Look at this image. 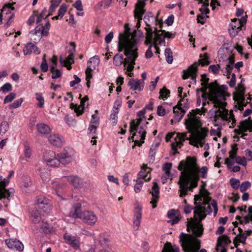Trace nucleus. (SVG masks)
<instances>
[{
  "label": "nucleus",
  "mask_w": 252,
  "mask_h": 252,
  "mask_svg": "<svg viewBox=\"0 0 252 252\" xmlns=\"http://www.w3.org/2000/svg\"><path fill=\"white\" fill-rule=\"evenodd\" d=\"M205 111L202 107L201 109L192 110L188 114V118L185 120V125L188 132L177 133L175 141L171 144L173 155L178 153L177 148H180L186 140H189V144L193 146L203 147L209 130L206 127H201L202 124L198 115L204 114Z\"/></svg>",
  "instance_id": "f257e3e1"
},
{
  "label": "nucleus",
  "mask_w": 252,
  "mask_h": 252,
  "mask_svg": "<svg viewBox=\"0 0 252 252\" xmlns=\"http://www.w3.org/2000/svg\"><path fill=\"white\" fill-rule=\"evenodd\" d=\"M178 169L181 171L179 184L180 185V196L183 197L187 192L191 190L198 186L200 177L206 178L208 168L203 166L199 169L195 157H187L186 159L180 161Z\"/></svg>",
  "instance_id": "f03ea898"
},
{
  "label": "nucleus",
  "mask_w": 252,
  "mask_h": 252,
  "mask_svg": "<svg viewBox=\"0 0 252 252\" xmlns=\"http://www.w3.org/2000/svg\"><path fill=\"white\" fill-rule=\"evenodd\" d=\"M127 25H125V32L120 34L118 43V51L121 52L124 51L126 57L124 59L122 54H117L113 58V63L116 66H121L124 64V66L127 64V71L130 72L134 68L135 61L138 56V53L137 42L135 38L136 31L130 33L128 31L129 29H126Z\"/></svg>",
  "instance_id": "7ed1b4c3"
},
{
  "label": "nucleus",
  "mask_w": 252,
  "mask_h": 252,
  "mask_svg": "<svg viewBox=\"0 0 252 252\" xmlns=\"http://www.w3.org/2000/svg\"><path fill=\"white\" fill-rule=\"evenodd\" d=\"M210 89L209 94L206 93H202L201 97L204 100H206L207 96L210 101H213L214 106L219 108L214 111L213 117L215 123L220 118L222 121L230 123L229 127L232 128L236 125V119L232 110L228 111L225 108L226 105L225 101V92L218 87L216 83H211L208 86Z\"/></svg>",
  "instance_id": "20e7f679"
},
{
  "label": "nucleus",
  "mask_w": 252,
  "mask_h": 252,
  "mask_svg": "<svg viewBox=\"0 0 252 252\" xmlns=\"http://www.w3.org/2000/svg\"><path fill=\"white\" fill-rule=\"evenodd\" d=\"M209 192L206 189L200 192V195L194 196V217L187 222L188 229H191L193 233L198 237H201L203 234V227L201 221L212 210L209 202L211 198L209 196Z\"/></svg>",
  "instance_id": "39448f33"
},
{
  "label": "nucleus",
  "mask_w": 252,
  "mask_h": 252,
  "mask_svg": "<svg viewBox=\"0 0 252 252\" xmlns=\"http://www.w3.org/2000/svg\"><path fill=\"white\" fill-rule=\"evenodd\" d=\"M190 230H191L192 235L182 233L180 236V241L183 250L187 252H207L204 249L198 251L201 247L200 241L196 239L198 237L193 233L191 229H187L188 231Z\"/></svg>",
  "instance_id": "423d86ee"
},
{
  "label": "nucleus",
  "mask_w": 252,
  "mask_h": 252,
  "mask_svg": "<svg viewBox=\"0 0 252 252\" xmlns=\"http://www.w3.org/2000/svg\"><path fill=\"white\" fill-rule=\"evenodd\" d=\"M81 204L77 203L73 206L74 211L70 212L69 215L74 219L80 218L82 221L90 225H94L97 220L96 214L92 211H84L80 213Z\"/></svg>",
  "instance_id": "0eeeda50"
},
{
  "label": "nucleus",
  "mask_w": 252,
  "mask_h": 252,
  "mask_svg": "<svg viewBox=\"0 0 252 252\" xmlns=\"http://www.w3.org/2000/svg\"><path fill=\"white\" fill-rule=\"evenodd\" d=\"M141 119L139 118L132 120L130 124V132L132 133L133 136H139L140 138V143L138 140H135V143L138 145L144 142V139L146 136V131L145 126H140Z\"/></svg>",
  "instance_id": "6e6552de"
},
{
  "label": "nucleus",
  "mask_w": 252,
  "mask_h": 252,
  "mask_svg": "<svg viewBox=\"0 0 252 252\" xmlns=\"http://www.w3.org/2000/svg\"><path fill=\"white\" fill-rule=\"evenodd\" d=\"M50 28V24L47 20L45 26L42 25H38L34 30L30 32L31 40L33 41H39L42 36H47Z\"/></svg>",
  "instance_id": "1a4fd4ad"
},
{
  "label": "nucleus",
  "mask_w": 252,
  "mask_h": 252,
  "mask_svg": "<svg viewBox=\"0 0 252 252\" xmlns=\"http://www.w3.org/2000/svg\"><path fill=\"white\" fill-rule=\"evenodd\" d=\"M43 159L47 165L51 167H58L61 164L59 154L56 155L53 151H46Z\"/></svg>",
  "instance_id": "9d476101"
},
{
  "label": "nucleus",
  "mask_w": 252,
  "mask_h": 252,
  "mask_svg": "<svg viewBox=\"0 0 252 252\" xmlns=\"http://www.w3.org/2000/svg\"><path fill=\"white\" fill-rule=\"evenodd\" d=\"M145 23H146L147 27L145 28L146 31V40L145 44L147 45L150 44L149 47L146 52L145 57L147 58H150L153 55L151 49L152 47L153 46V44L152 43L153 33L152 30L150 27V25L148 23L147 21H145Z\"/></svg>",
  "instance_id": "9b49d317"
},
{
  "label": "nucleus",
  "mask_w": 252,
  "mask_h": 252,
  "mask_svg": "<svg viewBox=\"0 0 252 252\" xmlns=\"http://www.w3.org/2000/svg\"><path fill=\"white\" fill-rule=\"evenodd\" d=\"M238 127V128L234 130V132L238 135L242 134L241 137H244L247 135L244 134V132L247 131H252V120L249 119L243 120L240 123Z\"/></svg>",
  "instance_id": "f8f14e48"
},
{
  "label": "nucleus",
  "mask_w": 252,
  "mask_h": 252,
  "mask_svg": "<svg viewBox=\"0 0 252 252\" xmlns=\"http://www.w3.org/2000/svg\"><path fill=\"white\" fill-rule=\"evenodd\" d=\"M35 208L43 215L48 213L51 210V205L49 201L44 198H40L37 200Z\"/></svg>",
  "instance_id": "ddd939ff"
},
{
  "label": "nucleus",
  "mask_w": 252,
  "mask_h": 252,
  "mask_svg": "<svg viewBox=\"0 0 252 252\" xmlns=\"http://www.w3.org/2000/svg\"><path fill=\"white\" fill-rule=\"evenodd\" d=\"M199 63L195 62L189 66L187 70H184L182 76L183 79L185 80L190 77L192 81H193L194 83H196L197 67Z\"/></svg>",
  "instance_id": "4468645a"
},
{
  "label": "nucleus",
  "mask_w": 252,
  "mask_h": 252,
  "mask_svg": "<svg viewBox=\"0 0 252 252\" xmlns=\"http://www.w3.org/2000/svg\"><path fill=\"white\" fill-rule=\"evenodd\" d=\"M231 243V240L225 235L219 237L216 246V252H226L225 247Z\"/></svg>",
  "instance_id": "2eb2a0df"
},
{
  "label": "nucleus",
  "mask_w": 252,
  "mask_h": 252,
  "mask_svg": "<svg viewBox=\"0 0 252 252\" xmlns=\"http://www.w3.org/2000/svg\"><path fill=\"white\" fill-rule=\"evenodd\" d=\"M63 238L65 242L73 249H77L80 247V242L79 237L65 233L63 236Z\"/></svg>",
  "instance_id": "dca6fc26"
},
{
  "label": "nucleus",
  "mask_w": 252,
  "mask_h": 252,
  "mask_svg": "<svg viewBox=\"0 0 252 252\" xmlns=\"http://www.w3.org/2000/svg\"><path fill=\"white\" fill-rule=\"evenodd\" d=\"M8 183L9 181H6L5 179L2 180V177L0 176V200L6 198L8 201H9L10 192L5 188Z\"/></svg>",
  "instance_id": "f3484780"
},
{
  "label": "nucleus",
  "mask_w": 252,
  "mask_h": 252,
  "mask_svg": "<svg viewBox=\"0 0 252 252\" xmlns=\"http://www.w3.org/2000/svg\"><path fill=\"white\" fill-rule=\"evenodd\" d=\"M5 242L6 245L9 249L18 251H22L24 250V245L18 240L9 239L5 240Z\"/></svg>",
  "instance_id": "a211bd4d"
},
{
  "label": "nucleus",
  "mask_w": 252,
  "mask_h": 252,
  "mask_svg": "<svg viewBox=\"0 0 252 252\" xmlns=\"http://www.w3.org/2000/svg\"><path fill=\"white\" fill-rule=\"evenodd\" d=\"M152 198L150 203L152 205L153 208L157 207V203L159 199V187L156 182L153 183V186L152 188V190L150 191Z\"/></svg>",
  "instance_id": "6ab92c4d"
},
{
  "label": "nucleus",
  "mask_w": 252,
  "mask_h": 252,
  "mask_svg": "<svg viewBox=\"0 0 252 252\" xmlns=\"http://www.w3.org/2000/svg\"><path fill=\"white\" fill-rule=\"evenodd\" d=\"M141 210L142 208L139 205H137L135 208L133 225V229L135 230H137L140 226L142 217Z\"/></svg>",
  "instance_id": "aec40b11"
},
{
  "label": "nucleus",
  "mask_w": 252,
  "mask_h": 252,
  "mask_svg": "<svg viewBox=\"0 0 252 252\" xmlns=\"http://www.w3.org/2000/svg\"><path fill=\"white\" fill-rule=\"evenodd\" d=\"M48 141L51 144L56 147H61L64 142V139L62 136L57 134H53L48 137Z\"/></svg>",
  "instance_id": "412c9836"
},
{
  "label": "nucleus",
  "mask_w": 252,
  "mask_h": 252,
  "mask_svg": "<svg viewBox=\"0 0 252 252\" xmlns=\"http://www.w3.org/2000/svg\"><path fill=\"white\" fill-rule=\"evenodd\" d=\"M110 241L108 237L103 234H99L94 240V247L96 245L102 248L107 247L109 245Z\"/></svg>",
  "instance_id": "4be33fe9"
},
{
  "label": "nucleus",
  "mask_w": 252,
  "mask_h": 252,
  "mask_svg": "<svg viewBox=\"0 0 252 252\" xmlns=\"http://www.w3.org/2000/svg\"><path fill=\"white\" fill-rule=\"evenodd\" d=\"M181 100L178 102L177 105L173 107V112L174 113V120L179 122L185 114V111L182 107Z\"/></svg>",
  "instance_id": "5701e85b"
},
{
  "label": "nucleus",
  "mask_w": 252,
  "mask_h": 252,
  "mask_svg": "<svg viewBox=\"0 0 252 252\" xmlns=\"http://www.w3.org/2000/svg\"><path fill=\"white\" fill-rule=\"evenodd\" d=\"M24 55H30L32 53L38 55L40 53L38 48L31 42L27 43L23 49Z\"/></svg>",
  "instance_id": "b1692460"
},
{
  "label": "nucleus",
  "mask_w": 252,
  "mask_h": 252,
  "mask_svg": "<svg viewBox=\"0 0 252 252\" xmlns=\"http://www.w3.org/2000/svg\"><path fill=\"white\" fill-rule=\"evenodd\" d=\"M128 85L130 87V89L133 91H141L144 87V81L132 79L129 81Z\"/></svg>",
  "instance_id": "393cba45"
},
{
  "label": "nucleus",
  "mask_w": 252,
  "mask_h": 252,
  "mask_svg": "<svg viewBox=\"0 0 252 252\" xmlns=\"http://www.w3.org/2000/svg\"><path fill=\"white\" fill-rule=\"evenodd\" d=\"M244 94L241 92H236L234 94V99L237 102L238 109L240 110H243V107L246 106Z\"/></svg>",
  "instance_id": "a878e982"
},
{
  "label": "nucleus",
  "mask_w": 252,
  "mask_h": 252,
  "mask_svg": "<svg viewBox=\"0 0 252 252\" xmlns=\"http://www.w3.org/2000/svg\"><path fill=\"white\" fill-rule=\"evenodd\" d=\"M150 172L151 169L147 165L144 164L138 174L139 179H143L145 181H149L151 179Z\"/></svg>",
  "instance_id": "bb28decb"
},
{
  "label": "nucleus",
  "mask_w": 252,
  "mask_h": 252,
  "mask_svg": "<svg viewBox=\"0 0 252 252\" xmlns=\"http://www.w3.org/2000/svg\"><path fill=\"white\" fill-rule=\"evenodd\" d=\"M60 163L66 164L70 162L73 160V156L69 152H63L59 154Z\"/></svg>",
  "instance_id": "cd10ccee"
},
{
  "label": "nucleus",
  "mask_w": 252,
  "mask_h": 252,
  "mask_svg": "<svg viewBox=\"0 0 252 252\" xmlns=\"http://www.w3.org/2000/svg\"><path fill=\"white\" fill-rule=\"evenodd\" d=\"M13 3H7L5 4L1 9V13L2 15H8L10 14V15H8L6 17V19L9 21L11 19L13 16L14 14L11 13V12L14 10V7L12 6Z\"/></svg>",
  "instance_id": "c85d7f7f"
},
{
  "label": "nucleus",
  "mask_w": 252,
  "mask_h": 252,
  "mask_svg": "<svg viewBox=\"0 0 252 252\" xmlns=\"http://www.w3.org/2000/svg\"><path fill=\"white\" fill-rule=\"evenodd\" d=\"M239 234L234 238L233 240V243L234 244V246L236 248H237L239 244L241 243L243 244H245L246 241V236H244V235H242V229L240 227H238Z\"/></svg>",
  "instance_id": "c756f323"
},
{
  "label": "nucleus",
  "mask_w": 252,
  "mask_h": 252,
  "mask_svg": "<svg viewBox=\"0 0 252 252\" xmlns=\"http://www.w3.org/2000/svg\"><path fill=\"white\" fill-rule=\"evenodd\" d=\"M43 216L44 215L43 214H41L40 212L36 208H34L30 213V219L34 223H39L41 220L42 216Z\"/></svg>",
  "instance_id": "7c9ffc66"
},
{
  "label": "nucleus",
  "mask_w": 252,
  "mask_h": 252,
  "mask_svg": "<svg viewBox=\"0 0 252 252\" xmlns=\"http://www.w3.org/2000/svg\"><path fill=\"white\" fill-rule=\"evenodd\" d=\"M163 32H156L154 34V36H153V42L152 43L153 44V46L155 47L156 49V53H159V48L158 47V44H161L162 43L161 38L162 37Z\"/></svg>",
  "instance_id": "2f4dec72"
},
{
  "label": "nucleus",
  "mask_w": 252,
  "mask_h": 252,
  "mask_svg": "<svg viewBox=\"0 0 252 252\" xmlns=\"http://www.w3.org/2000/svg\"><path fill=\"white\" fill-rule=\"evenodd\" d=\"M145 12V10H142L141 8H136V9L134 10V16L135 19L137 20V22L136 27L138 29L140 26V22L142 19L143 14Z\"/></svg>",
  "instance_id": "473e14b6"
},
{
  "label": "nucleus",
  "mask_w": 252,
  "mask_h": 252,
  "mask_svg": "<svg viewBox=\"0 0 252 252\" xmlns=\"http://www.w3.org/2000/svg\"><path fill=\"white\" fill-rule=\"evenodd\" d=\"M99 58L97 56L91 58L87 63V67L89 68L95 69L99 64Z\"/></svg>",
  "instance_id": "72a5a7b5"
},
{
  "label": "nucleus",
  "mask_w": 252,
  "mask_h": 252,
  "mask_svg": "<svg viewBox=\"0 0 252 252\" xmlns=\"http://www.w3.org/2000/svg\"><path fill=\"white\" fill-rule=\"evenodd\" d=\"M52 188L55 189L57 194L59 196H61V192L64 189V185L62 183H59L56 181H52L51 183Z\"/></svg>",
  "instance_id": "f704fd0d"
},
{
  "label": "nucleus",
  "mask_w": 252,
  "mask_h": 252,
  "mask_svg": "<svg viewBox=\"0 0 252 252\" xmlns=\"http://www.w3.org/2000/svg\"><path fill=\"white\" fill-rule=\"evenodd\" d=\"M68 181L75 188H80L82 185V180L78 177L69 176L68 177Z\"/></svg>",
  "instance_id": "c9c22d12"
},
{
  "label": "nucleus",
  "mask_w": 252,
  "mask_h": 252,
  "mask_svg": "<svg viewBox=\"0 0 252 252\" xmlns=\"http://www.w3.org/2000/svg\"><path fill=\"white\" fill-rule=\"evenodd\" d=\"M179 249L176 245H172L170 242H167L164 245L161 252H178Z\"/></svg>",
  "instance_id": "e433bc0d"
},
{
  "label": "nucleus",
  "mask_w": 252,
  "mask_h": 252,
  "mask_svg": "<svg viewBox=\"0 0 252 252\" xmlns=\"http://www.w3.org/2000/svg\"><path fill=\"white\" fill-rule=\"evenodd\" d=\"M36 127L38 131L42 134H48L51 131L50 127L48 125L43 123L37 124Z\"/></svg>",
  "instance_id": "4c0bfd02"
},
{
  "label": "nucleus",
  "mask_w": 252,
  "mask_h": 252,
  "mask_svg": "<svg viewBox=\"0 0 252 252\" xmlns=\"http://www.w3.org/2000/svg\"><path fill=\"white\" fill-rule=\"evenodd\" d=\"M62 0H51V5L49 8V13L47 15L45 19L52 14V13L55 10L56 8L61 3Z\"/></svg>",
  "instance_id": "58836bf2"
},
{
  "label": "nucleus",
  "mask_w": 252,
  "mask_h": 252,
  "mask_svg": "<svg viewBox=\"0 0 252 252\" xmlns=\"http://www.w3.org/2000/svg\"><path fill=\"white\" fill-rule=\"evenodd\" d=\"M161 32H163V34H162V37L161 38V39H162V42H164V38L165 37H167V38H173L175 37V34L170 32H165V31L164 30H161V31H158L157 28L155 29V31L154 32H153V33H154V34H155V33L156 32H159V33H161Z\"/></svg>",
  "instance_id": "ea45409f"
},
{
  "label": "nucleus",
  "mask_w": 252,
  "mask_h": 252,
  "mask_svg": "<svg viewBox=\"0 0 252 252\" xmlns=\"http://www.w3.org/2000/svg\"><path fill=\"white\" fill-rule=\"evenodd\" d=\"M70 107L74 109L77 116L81 115L83 113L84 106L82 104H81L80 105H77L76 104L71 103L70 105Z\"/></svg>",
  "instance_id": "a19ab883"
},
{
  "label": "nucleus",
  "mask_w": 252,
  "mask_h": 252,
  "mask_svg": "<svg viewBox=\"0 0 252 252\" xmlns=\"http://www.w3.org/2000/svg\"><path fill=\"white\" fill-rule=\"evenodd\" d=\"M118 113V108H116L115 107H114L112 112L110 115V120L112 121V123L114 125H116L117 122Z\"/></svg>",
  "instance_id": "79ce46f5"
},
{
  "label": "nucleus",
  "mask_w": 252,
  "mask_h": 252,
  "mask_svg": "<svg viewBox=\"0 0 252 252\" xmlns=\"http://www.w3.org/2000/svg\"><path fill=\"white\" fill-rule=\"evenodd\" d=\"M104 248V247L102 248L99 247L98 245H96L95 247L91 248H88L87 251L88 252H110L105 250Z\"/></svg>",
  "instance_id": "37998d69"
},
{
  "label": "nucleus",
  "mask_w": 252,
  "mask_h": 252,
  "mask_svg": "<svg viewBox=\"0 0 252 252\" xmlns=\"http://www.w3.org/2000/svg\"><path fill=\"white\" fill-rule=\"evenodd\" d=\"M165 56L166 60L168 63H171L173 62L172 52L170 48L165 50Z\"/></svg>",
  "instance_id": "c03bdc74"
},
{
  "label": "nucleus",
  "mask_w": 252,
  "mask_h": 252,
  "mask_svg": "<svg viewBox=\"0 0 252 252\" xmlns=\"http://www.w3.org/2000/svg\"><path fill=\"white\" fill-rule=\"evenodd\" d=\"M159 94V98L164 99L169 96L170 91L164 87L160 91Z\"/></svg>",
  "instance_id": "a18cd8bd"
},
{
  "label": "nucleus",
  "mask_w": 252,
  "mask_h": 252,
  "mask_svg": "<svg viewBox=\"0 0 252 252\" xmlns=\"http://www.w3.org/2000/svg\"><path fill=\"white\" fill-rule=\"evenodd\" d=\"M9 129V124L6 121H3L0 125V133L4 134Z\"/></svg>",
  "instance_id": "49530a36"
},
{
  "label": "nucleus",
  "mask_w": 252,
  "mask_h": 252,
  "mask_svg": "<svg viewBox=\"0 0 252 252\" xmlns=\"http://www.w3.org/2000/svg\"><path fill=\"white\" fill-rule=\"evenodd\" d=\"M35 95L36 100L39 102L37 104L38 107L40 108L43 107L44 104V100L42 94H40L36 93Z\"/></svg>",
  "instance_id": "de8ad7c7"
},
{
  "label": "nucleus",
  "mask_w": 252,
  "mask_h": 252,
  "mask_svg": "<svg viewBox=\"0 0 252 252\" xmlns=\"http://www.w3.org/2000/svg\"><path fill=\"white\" fill-rule=\"evenodd\" d=\"M67 6L65 4H63L60 7L58 10V15L60 16V18L61 19L66 13L67 11Z\"/></svg>",
  "instance_id": "09e8293b"
},
{
  "label": "nucleus",
  "mask_w": 252,
  "mask_h": 252,
  "mask_svg": "<svg viewBox=\"0 0 252 252\" xmlns=\"http://www.w3.org/2000/svg\"><path fill=\"white\" fill-rule=\"evenodd\" d=\"M238 150L237 144H234L232 146L231 150L229 151V158L233 159L235 158L236 154Z\"/></svg>",
  "instance_id": "8fccbe9b"
},
{
  "label": "nucleus",
  "mask_w": 252,
  "mask_h": 252,
  "mask_svg": "<svg viewBox=\"0 0 252 252\" xmlns=\"http://www.w3.org/2000/svg\"><path fill=\"white\" fill-rule=\"evenodd\" d=\"M235 161L237 163L246 166L247 165L246 158L244 157H238L236 158Z\"/></svg>",
  "instance_id": "3c124183"
},
{
  "label": "nucleus",
  "mask_w": 252,
  "mask_h": 252,
  "mask_svg": "<svg viewBox=\"0 0 252 252\" xmlns=\"http://www.w3.org/2000/svg\"><path fill=\"white\" fill-rule=\"evenodd\" d=\"M220 70V66L219 65H211L209 67V70L210 72H213L214 74L219 73Z\"/></svg>",
  "instance_id": "603ef678"
},
{
  "label": "nucleus",
  "mask_w": 252,
  "mask_h": 252,
  "mask_svg": "<svg viewBox=\"0 0 252 252\" xmlns=\"http://www.w3.org/2000/svg\"><path fill=\"white\" fill-rule=\"evenodd\" d=\"M247 16H243L242 17L240 20H239V24L240 25L239 26H234V28L237 29H240L241 30L242 27L245 25L247 22Z\"/></svg>",
  "instance_id": "864d4df0"
},
{
  "label": "nucleus",
  "mask_w": 252,
  "mask_h": 252,
  "mask_svg": "<svg viewBox=\"0 0 252 252\" xmlns=\"http://www.w3.org/2000/svg\"><path fill=\"white\" fill-rule=\"evenodd\" d=\"M251 184L248 181L243 182L240 186V190L241 192H245L249 187H250Z\"/></svg>",
  "instance_id": "5fc2aeb1"
},
{
  "label": "nucleus",
  "mask_w": 252,
  "mask_h": 252,
  "mask_svg": "<svg viewBox=\"0 0 252 252\" xmlns=\"http://www.w3.org/2000/svg\"><path fill=\"white\" fill-rule=\"evenodd\" d=\"M95 114H93L92 116L91 124L98 125L99 119L97 114V110L95 111Z\"/></svg>",
  "instance_id": "6e6d98bb"
},
{
  "label": "nucleus",
  "mask_w": 252,
  "mask_h": 252,
  "mask_svg": "<svg viewBox=\"0 0 252 252\" xmlns=\"http://www.w3.org/2000/svg\"><path fill=\"white\" fill-rule=\"evenodd\" d=\"M16 94L14 93H10L6 96L4 99V103H6L12 101L15 98Z\"/></svg>",
  "instance_id": "4d7b16f0"
},
{
  "label": "nucleus",
  "mask_w": 252,
  "mask_h": 252,
  "mask_svg": "<svg viewBox=\"0 0 252 252\" xmlns=\"http://www.w3.org/2000/svg\"><path fill=\"white\" fill-rule=\"evenodd\" d=\"M147 0H139L135 4V9H136V8H141L142 10H145L144 7L145 5V1Z\"/></svg>",
  "instance_id": "13d9d810"
},
{
  "label": "nucleus",
  "mask_w": 252,
  "mask_h": 252,
  "mask_svg": "<svg viewBox=\"0 0 252 252\" xmlns=\"http://www.w3.org/2000/svg\"><path fill=\"white\" fill-rule=\"evenodd\" d=\"M60 62L61 63H63L64 65L65 66L68 70H70L71 69L70 64L72 63L71 62H70L68 60L66 59L64 60H63V58L62 57L60 58Z\"/></svg>",
  "instance_id": "bf43d9fd"
},
{
  "label": "nucleus",
  "mask_w": 252,
  "mask_h": 252,
  "mask_svg": "<svg viewBox=\"0 0 252 252\" xmlns=\"http://www.w3.org/2000/svg\"><path fill=\"white\" fill-rule=\"evenodd\" d=\"M12 90V86L10 83H7L1 87V91L3 93H6Z\"/></svg>",
  "instance_id": "052dcab7"
},
{
  "label": "nucleus",
  "mask_w": 252,
  "mask_h": 252,
  "mask_svg": "<svg viewBox=\"0 0 252 252\" xmlns=\"http://www.w3.org/2000/svg\"><path fill=\"white\" fill-rule=\"evenodd\" d=\"M231 187L234 189H237L240 187V181L238 180L232 179L230 180Z\"/></svg>",
  "instance_id": "680f3d73"
},
{
  "label": "nucleus",
  "mask_w": 252,
  "mask_h": 252,
  "mask_svg": "<svg viewBox=\"0 0 252 252\" xmlns=\"http://www.w3.org/2000/svg\"><path fill=\"white\" fill-rule=\"evenodd\" d=\"M74 7L79 11L83 10L82 2L80 0H77L73 4Z\"/></svg>",
  "instance_id": "e2e57ef3"
},
{
  "label": "nucleus",
  "mask_w": 252,
  "mask_h": 252,
  "mask_svg": "<svg viewBox=\"0 0 252 252\" xmlns=\"http://www.w3.org/2000/svg\"><path fill=\"white\" fill-rule=\"evenodd\" d=\"M52 73V78L53 79H57L61 77L62 73L58 69H55L53 72H51Z\"/></svg>",
  "instance_id": "0e129e2a"
},
{
  "label": "nucleus",
  "mask_w": 252,
  "mask_h": 252,
  "mask_svg": "<svg viewBox=\"0 0 252 252\" xmlns=\"http://www.w3.org/2000/svg\"><path fill=\"white\" fill-rule=\"evenodd\" d=\"M172 164L171 163L166 162L164 164L162 167L163 170L164 171V172L170 173V171L172 168Z\"/></svg>",
  "instance_id": "69168bd1"
},
{
  "label": "nucleus",
  "mask_w": 252,
  "mask_h": 252,
  "mask_svg": "<svg viewBox=\"0 0 252 252\" xmlns=\"http://www.w3.org/2000/svg\"><path fill=\"white\" fill-rule=\"evenodd\" d=\"M208 56L206 53L204 55V58L199 60V63L201 64L202 65H207L209 63Z\"/></svg>",
  "instance_id": "338daca9"
},
{
  "label": "nucleus",
  "mask_w": 252,
  "mask_h": 252,
  "mask_svg": "<svg viewBox=\"0 0 252 252\" xmlns=\"http://www.w3.org/2000/svg\"><path fill=\"white\" fill-rule=\"evenodd\" d=\"M23 101V98L18 99L12 103L11 105V106L13 108H16L21 105Z\"/></svg>",
  "instance_id": "774afa93"
}]
</instances>
